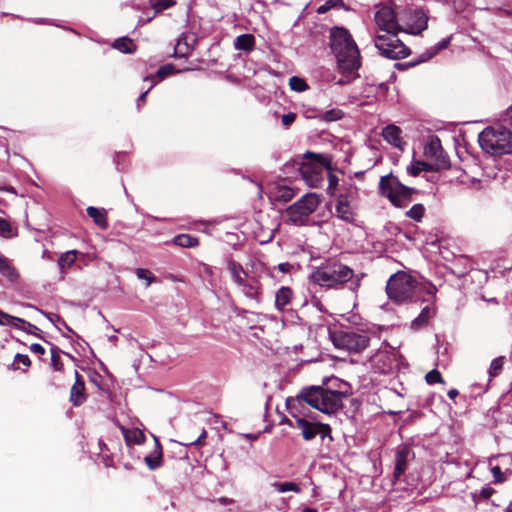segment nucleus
Masks as SVG:
<instances>
[{
  "label": "nucleus",
  "instance_id": "obj_1",
  "mask_svg": "<svg viewBox=\"0 0 512 512\" xmlns=\"http://www.w3.org/2000/svg\"><path fill=\"white\" fill-rule=\"evenodd\" d=\"M386 291L389 299L397 303L412 300L430 302L437 289L431 282L419 280L406 272H397L390 277Z\"/></svg>",
  "mask_w": 512,
  "mask_h": 512
},
{
  "label": "nucleus",
  "instance_id": "obj_2",
  "mask_svg": "<svg viewBox=\"0 0 512 512\" xmlns=\"http://www.w3.org/2000/svg\"><path fill=\"white\" fill-rule=\"evenodd\" d=\"M362 276L355 274L352 268L340 261L329 260L312 271L310 280L325 289H342L346 283H350L349 289L357 291Z\"/></svg>",
  "mask_w": 512,
  "mask_h": 512
},
{
  "label": "nucleus",
  "instance_id": "obj_3",
  "mask_svg": "<svg viewBox=\"0 0 512 512\" xmlns=\"http://www.w3.org/2000/svg\"><path fill=\"white\" fill-rule=\"evenodd\" d=\"M329 47L343 74H353L361 66L360 51L347 29L338 26L331 28Z\"/></svg>",
  "mask_w": 512,
  "mask_h": 512
},
{
  "label": "nucleus",
  "instance_id": "obj_4",
  "mask_svg": "<svg viewBox=\"0 0 512 512\" xmlns=\"http://www.w3.org/2000/svg\"><path fill=\"white\" fill-rule=\"evenodd\" d=\"M301 397L309 406L326 414L334 413L342 404V393L320 386L302 390Z\"/></svg>",
  "mask_w": 512,
  "mask_h": 512
},
{
  "label": "nucleus",
  "instance_id": "obj_5",
  "mask_svg": "<svg viewBox=\"0 0 512 512\" xmlns=\"http://www.w3.org/2000/svg\"><path fill=\"white\" fill-rule=\"evenodd\" d=\"M481 148L491 155L512 153V132L504 127H488L479 134Z\"/></svg>",
  "mask_w": 512,
  "mask_h": 512
},
{
  "label": "nucleus",
  "instance_id": "obj_6",
  "mask_svg": "<svg viewBox=\"0 0 512 512\" xmlns=\"http://www.w3.org/2000/svg\"><path fill=\"white\" fill-rule=\"evenodd\" d=\"M414 189L402 184L393 174L382 176L379 181V194L387 198L395 207H405Z\"/></svg>",
  "mask_w": 512,
  "mask_h": 512
},
{
  "label": "nucleus",
  "instance_id": "obj_7",
  "mask_svg": "<svg viewBox=\"0 0 512 512\" xmlns=\"http://www.w3.org/2000/svg\"><path fill=\"white\" fill-rule=\"evenodd\" d=\"M329 165V161L322 155L307 153L299 166V172L308 186L317 187Z\"/></svg>",
  "mask_w": 512,
  "mask_h": 512
},
{
  "label": "nucleus",
  "instance_id": "obj_8",
  "mask_svg": "<svg viewBox=\"0 0 512 512\" xmlns=\"http://www.w3.org/2000/svg\"><path fill=\"white\" fill-rule=\"evenodd\" d=\"M320 202V197L316 193H307L287 208L285 212L286 220L295 225H303L309 215L317 209Z\"/></svg>",
  "mask_w": 512,
  "mask_h": 512
},
{
  "label": "nucleus",
  "instance_id": "obj_9",
  "mask_svg": "<svg viewBox=\"0 0 512 512\" xmlns=\"http://www.w3.org/2000/svg\"><path fill=\"white\" fill-rule=\"evenodd\" d=\"M374 44L380 54L389 59H402L410 54L409 48L397 37V33H377Z\"/></svg>",
  "mask_w": 512,
  "mask_h": 512
},
{
  "label": "nucleus",
  "instance_id": "obj_10",
  "mask_svg": "<svg viewBox=\"0 0 512 512\" xmlns=\"http://www.w3.org/2000/svg\"><path fill=\"white\" fill-rule=\"evenodd\" d=\"M331 340L336 348L350 353H361L369 345L368 336L355 332H334L331 334Z\"/></svg>",
  "mask_w": 512,
  "mask_h": 512
},
{
  "label": "nucleus",
  "instance_id": "obj_11",
  "mask_svg": "<svg viewBox=\"0 0 512 512\" xmlns=\"http://www.w3.org/2000/svg\"><path fill=\"white\" fill-rule=\"evenodd\" d=\"M357 188L349 186L341 193L335 204V215L342 221L352 223L355 220Z\"/></svg>",
  "mask_w": 512,
  "mask_h": 512
},
{
  "label": "nucleus",
  "instance_id": "obj_12",
  "mask_svg": "<svg viewBox=\"0 0 512 512\" xmlns=\"http://www.w3.org/2000/svg\"><path fill=\"white\" fill-rule=\"evenodd\" d=\"M401 362L399 352L389 345L381 349L371 357L372 366L380 373L386 374L392 369L397 368Z\"/></svg>",
  "mask_w": 512,
  "mask_h": 512
},
{
  "label": "nucleus",
  "instance_id": "obj_13",
  "mask_svg": "<svg viewBox=\"0 0 512 512\" xmlns=\"http://www.w3.org/2000/svg\"><path fill=\"white\" fill-rule=\"evenodd\" d=\"M376 26L381 34L398 33L402 30L400 20L396 17L395 12L388 6L379 8L374 17Z\"/></svg>",
  "mask_w": 512,
  "mask_h": 512
},
{
  "label": "nucleus",
  "instance_id": "obj_14",
  "mask_svg": "<svg viewBox=\"0 0 512 512\" xmlns=\"http://www.w3.org/2000/svg\"><path fill=\"white\" fill-rule=\"evenodd\" d=\"M424 155L431 161L435 170L446 169L449 167V159L444 152L441 141L437 136H431L424 146Z\"/></svg>",
  "mask_w": 512,
  "mask_h": 512
},
{
  "label": "nucleus",
  "instance_id": "obj_15",
  "mask_svg": "<svg viewBox=\"0 0 512 512\" xmlns=\"http://www.w3.org/2000/svg\"><path fill=\"white\" fill-rule=\"evenodd\" d=\"M399 20L405 27H402V30L411 34H419L427 28L428 17L422 9H406Z\"/></svg>",
  "mask_w": 512,
  "mask_h": 512
},
{
  "label": "nucleus",
  "instance_id": "obj_16",
  "mask_svg": "<svg viewBox=\"0 0 512 512\" xmlns=\"http://www.w3.org/2000/svg\"><path fill=\"white\" fill-rule=\"evenodd\" d=\"M296 428L301 431L303 438L307 441L312 440L317 435H319L322 440L326 438L332 440L331 428L327 424L310 422L305 418H297Z\"/></svg>",
  "mask_w": 512,
  "mask_h": 512
},
{
  "label": "nucleus",
  "instance_id": "obj_17",
  "mask_svg": "<svg viewBox=\"0 0 512 512\" xmlns=\"http://www.w3.org/2000/svg\"><path fill=\"white\" fill-rule=\"evenodd\" d=\"M237 285L246 297L251 298L256 302L260 301L261 285L257 279L247 277Z\"/></svg>",
  "mask_w": 512,
  "mask_h": 512
},
{
  "label": "nucleus",
  "instance_id": "obj_18",
  "mask_svg": "<svg viewBox=\"0 0 512 512\" xmlns=\"http://www.w3.org/2000/svg\"><path fill=\"white\" fill-rule=\"evenodd\" d=\"M382 136L386 142H388L395 148L403 150L405 141L402 138V130L398 126L394 124L386 126L382 130Z\"/></svg>",
  "mask_w": 512,
  "mask_h": 512
},
{
  "label": "nucleus",
  "instance_id": "obj_19",
  "mask_svg": "<svg viewBox=\"0 0 512 512\" xmlns=\"http://www.w3.org/2000/svg\"><path fill=\"white\" fill-rule=\"evenodd\" d=\"M75 378V383L70 390V401L75 406H79L86 400L85 383L83 377L77 371H75Z\"/></svg>",
  "mask_w": 512,
  "mask_h": 512
},
{
  "label": "nucleus",
  "instance_id": "obj_20",
  "mask_svg": "<svg viewBox=\"0 0 512 512\" xmlns=\"http://www.w3.org/2000/svg\"><path fill=\"white\" fill-rule=\"evenodd\" d=\"M175 4L173 0H150V5L153 10H148L145 17L138 16V25H143L153 19V17L164 9L170 8Z\"/></svg>",
  "mask_w": 512,
  "mask_h": 512
},
{
  "label": "nucleus",
  "instance_id": "obj_21",
  "mask_svg": "<svg viewBox=\"0 0 512 512\" xmlns=\"http://www.w3.org/2000/svg\"><path fill=\"white\" fill-rule=\"evenodd\" d=\"M155 448L152 453L144 457V462L150 470H156L163 464L162 447L157 438L154 437Z\"/></svg>",
  "mask_w": 512,
  "mask_h": 512
},
{
  "label": "nucleus",
  "instance_id": "obj_22",
  "mask_svg": "<svg viewBox=\"0 0 512 512\" xmlns=\"http://www.w3.org/2000/svg\"><path fill=\"white\" fill-rule=\"evenodd\" d=\"M409 455V449L407 447H400L396 452L394 478L399 479L407 468V459Z\"/></svg>",
  "mask_w": 512,
  "mask_h": 512
},
{
  "label": "nucleus",
  "instance_id": "obj_23",
  "mask_svg": "<svg viewBox=\"0 0 512 512\" xmlns=\"http://www.w3.org/2000/svg\"><path fill=\"white\" fill-rule=\"evenodd\" d=\"M428 304L424 306L421 310V313L411 322V328L414 330L421 329L424 327L430 318L434 316L435 309L431 305L432 300L430 302H427Z\"/></svg>",
  "mask_w": 512,
  "mask_h": 512
},
{
  "label": "nucleus",
  "instance_id": "obj_24",
  "mask_svg": "<svg viewBox=\"0 0 512 512\" xmlns=\"http://www.w3.org/2000/svg\"><path fill=\"white\" fill-rule=\"evenodd\" d=\"M293 298V291L291 288L283 286L277 290L275 295V307L279 311L287 309Z\"/></svg>",
  "mask_w": 512,
  "mask_h": 512
},
{
  "label": "nucleus",
  "instance_id": "obj_25",
  "mask_svg": "<svg viewBox=\"0 0 512 512\" xmlns=\"http://www.w3.org/2000/svg\"><path fill=\"white\" fill-rule=\"evenodd\" d=\"M86 212L98 227L101 229H106L108 227L107 213L105 209L89 206L87 207Z\"/></svg>",
  "mask_w": 512,
  "mask_h": 512
},
{
  "label": "nucleus",
  "instance_id": "obj_26",
  "mask_svg": "<svg viewBox=\"0 0 512 512\" xmlns=\"http://www.w3.org/2000/svg\"><path fill=\"white\" fill-rule=\"evenodd\" d=\"M0 273L10 282H15L19 277L16 268L4 256H0Z\"/></svg>",
  "mask_w": 512,
  "mask_h": 512
},
{
  "label": "nucleus",
  "instance_id": "obj_27",
  "mask_svg": "<svg viewBox=\"0 0 512 512\" xmlns=\"http://www.w3.org/2000/svg\"><path fill=\"white\" fill-rule=\"evenodd\" d=\"M255 44V38L251 34L239 35L234 42L237 50L251 51Z\"/></svg>",
  "mask_w": 512,
  "mask_h": 512
},
{
  "label": "nucleus",
  "instance_id": "obj_28",
  "mask_svg": "<svg viewBox=\"0 0 512 512\" xmlns=\"http://www.w3.org/2000/svg\"><path fill=\"white\" fill-rule=\"evenodd\" d=\"M228 270L236 284H238L243 279L248 277V275H247L246 271L243 269V267L239 263H237L233 260H230L228 262Z\"/></svg>",
  "mask_w": 512,
  "mask_h": 512
},
{
  "label": "nucleus",
  "instance_id": "obj_29",
  "mask_svg": "<svg viewBox=\"0 0 512 512\" xmlns=\"http://www.w3.org/2000/svg\"><path fill=\"white\" fill-rule=\"evenodd\" d=\"M77 253L78 252L76 250H70L63 253L58 259L60 269L64 270L66 268H70L76 262Z\"/></svg>",
  "mask_w": 512,
  "mask_h": 512
},
{
  "label": "nucleus",
  "instance_id": "obj_30",
  "mask_svg": "<svg viewBox=\"0 0 512 512\" xmlns=\"http://www.w3.org/2000/svg\"><path fill=\"white\" fill-rule=\"evenodd\" d=\"M173 242L174 244L184 248L196 247L199 244L198 238L192 237L188 234L177 235L174 237Z\"/></svg>",
  "mask_w": 512,
  "mask_h": 512
},
{
  "label": "nucleus",
  "instance_id": "obj_31",
  "mask_svg": "<svg viewBox=\"0 0 512 512\" xmlns=\"http://www.w3.org/2000/svg\"><path fill=\"white\" fill-rule=\"evenodd\" d=\"M130 349L133 350L136 360L133 363V366L135 367L136 371L139 369V364L143 361H146L149 356L144 352V350L140 347L138 342L136 340L131 341L130 340Z\"/></svg>",
  "mask_w": 512,
  "mask_h": 512
},
{
  "label": "nucleus",
  "instance_id": "obj_32",
  "mask_svg": "<svg viewBox=\"0 0 512 512\" xmlns=\"http://www.w3.org/2000/svg\"><path fill=\"white\" fill-rule=\"evenodd\" d=\"M451 37H447L438 42L435 46L431 47L427 50L424 55L422 61L429 60L434 57L439 51L445 49L450 44Z\"/></svg>",
  "mask_w": 512,
  "mask_h": 512
},
{
  "label": "nucleus",
  "instance_id": "obj_33",
  "mask_svg": "<svg viewBox=\"0 0 512 512\" xmlns=\"http://www.w3.org/2000/svg\"><path fill=\"white\" fill-rule=\"evenodd\" d=\"M135 274L138 280L143 281L145 288L156 281L155 275L148 269L137 268Z\"/></svg>",
  "mask_w": 512,
  "mask_h": 512
},
{
  "label": "nucleus",
  "instance_id": "obj_34",
  "mask_svg": "<svg viewBox=\"0 0 512 512\" xmlns=\"http://www.w3.org/2000/svg\"><path fill=\"white\" fill-rule=\"evenodd\" d=\"M16 321L22 323L23 325L27 324L30 328H32V327L36 328V326L31 324L30 322H28L22 318L10 315V314L5 313L0 310V325H6V324L16 325V323H14Z\"/></svg>",
  "mask_w": 512,
  "mask_h": 512
},
{
  "label": "nucleus",
  "instance_id": "obj_35",
  "mask_svg": "<svg viewBox=\"0 0 512 512\" xmlns=\"http://www.w3.org/2000/svg\"><path fill=\"white\" fill-rule=\"evenodd\" d=\"M435 170L434 167L422 161L413 162L407 167V172L412 176H417L421 171Z\"/></svg>",
  "mask_w": 512,
  "mask_h": 512
},
{
  "label": "nucleus",
  "instance_id": "obj_36",
  "mask_svg": "<svg viewBox=\"0 0 512 512\" xmlns=\"http://www.w3.org/2000/svg\"><path fill=\"white\" fill-rule=\"evenodd\" d=\"M294 196V192L291 188L287 186H278L276 187V191L274 192V197L276 200L288 202Z\"/></svg>",
  "mask_w": 512,
  "mask_h": 512
},
{
  "label": "nucleus",
  "instance_id": "obj_37",
  "mask_svg": "<svg viewBox=\"0 0 512 512\" xmlns=\"http://www.w3.org/2000/svg\"><path fill=\"white\" fill-rule=\"evenodd\" d=\"M173 73H174V66L172 64H166L158 69L157 74L155 76L149 77L146 80L151 81V83H153V82L157 83V81H161L166 76L171 75Z\"/></svg>",
  "mask_w": 512,
  "mask_h": 512
},
{
  "label": "nucleus",
  "instance_id": "obj_38",
  "mask_svg": "<svg viewBox=\"0 0 512 512\" xmlns=\"http://www.w3.org/2000/svg\"><path fill=\"white\" fill-rule=\"evenodd\" d=\"M98 445L100 449L99 457L101 458L102 462L106 467L111 466L113 454H110V449L102 440H99Z\"/></svg>",
  "mask_w": 512,
  "mask_h": 512
},
{
  "label": "nucleus",
  "instance_id": "obj_39",
  "mask_svg": "<svg viewBox=\"0 0 512 512\" xmlns=\"http://www.w3.org/2000/svg\"><path fill=\"white\" fill-rule=\"evenodd\" d=\"M293 269H294L293 264H291L289 262H283V263L278 264L277 266L267 268V274L271 278H276V275H275L276 270H278L279 272H281L283 274H289L292 272Z\"/></svg>",
  "mask_w": 512,
  "mask_h": 512
},
{
  "label": "nucleus",
  "instance_id": "obj_40",
  "mask_svg": "<svg viewBox=\"0 0 512 512\" xmlns=\"http://www.w3.org/2000/svg\"><path fill=\"white\" fill-rule=\"evenodd\" d=\"M272 485L280 493L288 491L299 493L301 491L300 487L294 482H274Z\"/></svg>",
  "mask_w": 512,
  "mask_h": 512
},
{
  "label": "nucleus",
  "instance_id": "obj_41",
  "mask_svg": "<svg viewBox=\"0 0 512 512\" xmlns=\"http://www.w3.org/2000/svg\"><path fill=\"white\" fill-rule=\"evenodd\" d=\"M425 213V207L422 204H414L407 212L406 216L419 222Z\"/></svg>",
  "mask_w": 512,
  "mask_h": 512
},
{
  "label": "nucleus",
  "instance_id": "obj_42",
  "mask_svg": "<svg viewBox=\"0 0 512 512\" xmlns=\"http://www.w3.org/2000/svg\"><path fill=\"white\" fill-rule=\"evenodd\" d=\"M51 365L55 371H62L64 369V365L60 357V350L56 346H52L51 348Z\"/></svg>",
  "mask_w": 512,
  "mask_h": 512
},
{
  "label": "nucleus",
  "instance_id": "obj_43",
  "mask_svg": "<svg viewBox=\"0 0 512 512\" xmlns=\"http://www.w3.org/2000/svg\"><path fill=\"white\" fill-rule=\"evenodd\" d=\"M289 86L293 91L303 92L308 89L307 83L300 77L293 76L289 79Z\"/></svg>",
  "mask_w": 512,
  "mask_h": 512
},
{
  "label": "nucleus",
  "instance_id": "obj_44",
  "mask_svg": "<svg viewBox=\"0 0 512 512\" xmlns=\"http://www.w3.org/2000/svg\"><path fill=\"white\" fill-rule=\"evenodd\" d=\"M504 363V357H498L492 360L489 368V374L491 377L497 376L502 370Z\"/></svg>",
  "mask_w": 512,
  "mask_h": 512
},
{
  "label": "nucleus",
  "instance_id": "obj_45",
  "mask_svg": "<svg viewBox=\"0 0 512 512\" xmlns=\"http://www.w3.org/2000/svg\"><path fill=\"white\" fill-rule=\"evenodd\" d=\"M132 423L130 422V426ZM145 441V435L139 428L130 427V443L141 444Z\"/></svg>",
  "mask_w": 512,
  "mask_h": 512
},
{
  "label": "nucleus",
  "instance_id": "obj_46",
  "mask_svg": "<svg viewBox=\"0 0 512 512\" xmlns=\"http://www.w3.org/2000/svg\"><path fill=\"white\" fill-rule=\"evenodd\" d=\"M189 47L185 41L179 39L174 48V55L177 57H185L188 54Z\"/></svg>",
  "mask_w": 512,
  "mask_h": 512
},
{
  "label": "nucleus",
  "instance_id": "obj_47",
  "mask_svg": "<svg viewBox=\"0 0 512 512\" xmlns=\"http://www.w3.org/2000/svg\"><path fill=\"white\" fill-rule=\"evenodd\" d=\"M343 112L340 109H331L323 113L322 118L325 121H336L343 117Z\"/></svg>",
  "mask_w": 512,
  "mask_h": 512
},
{
  "label": "nucleus",
  "instance_id": "obj_48",
  "mask_svg": "<svg viewBox=\"0 0 512 512\" xmlns=\"http://www.w3.org/2000/svg\"><path fill=\"white\" fill-rule=\"evenodd\" d=\"M112 48L117 49L123 53H128V36H123L116 39L112 43Z\"/></svg>",
  "mask_w": 512,
  "mask_h": 512
},
{
  "label": "nucleus",
  "instance_id": "obj_49",
  "mask_svg": "<svg viewBox=\"0 0 512 512\" xmlns=\"http://www.w3.org/2000/svg\"><path fill=\"white\" fill-rule=\"evenodd\" d=\"M425 379L428 384L444 383V380L440 372L436 369H433L430 372H428L425 376Z\"/></svg>",
  "mask_w": 512,
  "mask_h": 512
},
{
  "label": "nucleus",
  "instance_id": "obj_50",
  "mask_svg": "<svg viewBox=\"0 0 512 512\" xmlns=\"http://www.w3.org/2000/svg\"><path fill=\"white\" fill-rule=\"evenodd\" d=\"M0 236L9 238L12 236V226L10 222L0 217Z\"/></svg>",
  "mask_w": 512,
  "mask_h": 512
},
{
  "label": "nucleus",
  "instance_id": "obj_51",
  "mask_svg": "<svg viewBox=\"0 0 512 512\" xmlns=\"http://www.w3.org/2000/svg\"><path fill=\"white\" fill-rule=\"evenodd\" d=\"M491 473L496 483H501L505 480V475L499 466H493L491 468Z\"/></svg>",
  "mask_w": 512,
  "mask_h": 512
},
{
  "label": "nucleus",
  "instance_id": "obj_52",
  "mask_svg": "<svg viewBox=\"0 0 512 512\" xmlns=\"http://www.w3.org/2000/svg\"><path fill=\"white\" fill-rule=\"evenodd\" d=\"M19 364L21 363L22 365H24L25 367H30L31 366V360L30 358L28 357V355L26 354H20V353H17L14 357V364Z\"/></svg>",
  "mask_w": 512,
  "mask_h": 512
},
{
  "label": "nucleus",
  "instance_id": "obj_53",
  "mask_svg": "<svg viewBox=\"0 0 512 512\" xmlns=\"http://www.w3.org/2000/svg\"><path fill=\"white\" fill-rule=\"evenodd\" d=\"M296 119V114L295 113H287V114H284L282 115L281 117V121H282V124L288 128Z\"/></svg>",
  "mask_w": 512,
  "mask_h": 512
},
{
  "label": "nucleus",
  "instance_id": "obj_54",
  "mask_svg": "<svg viewBox=\"0 0 512 512\" xmlns=\"http://www.w3.org/2000/svg\"><path fill=\"white\" fill-rule=\"evenodd\" d=\"M29 348H30V351L35 354H39V355L45 354V348L41 344L33 343L30 345Z\"/></svg>",
  "mask_w": 512,
  "mask_h": 512
},
{
  "label": "nucleus",
  "instance_id": "obj_55",
  "mask_svg": "<svg viewBox=\"0 0 512 512\" xmlns=\"http://www.w3.org/2000/svg\"><path fill=\"white\" fill-rule=\"evenodd\" d=\"M114 422L120 428V430L123 434V439L125 441V444L128 446V428L124 425H121L117 419H115Z\"/></svg>",
  "mask_w": 512,
  "mask_h": 512
},
{
  "label": "nucleus",
  "instance_id": "obj_56",
  "mask_svg": "<svg viewBox=\"0 0 512 512\" xmlns=\"http://www.w3.org/2000/svg\"><path fill=\"white\" fill-rule=\"evenodd\" d=\"M155 84V82L151 83L150 87L148 88V90H146L145 92H143L140 97L138 98L137 100V107L139 108L141 104H143L145 102V97L147 95V93L149 92V90L153 87V85Z\"/></svg>",
  "mask_w": 512,
  "mask_h": 512
},
{
  "label": "nucleus",
  "instance_id": "obj_57",
  "mask_svg": "<svg viewBox=\"0 0 512 512\" xmlns=\"http://www.w3.org/2000/svg\"><path fill=\"white\" fill-rule=\"evenodd\" d=\"M505 121L512 126V105L507 109L505 113Z\"/></svg>",
  "mask_w": 512,
  "mask_h": 512
},
{
  "label": "nucleus",
  "instance_id": "obj_58",
  "mask_svg": "<svg viewBox=\"0 0 512 512\" xmlns=\"http://www.w3.org/2000/svg\"><path fill=\"white\" fill-rule=\"evenodd\" d=\"M218 502L221 503L222 505H229V504L233 503V499L227 498V497H221L218 499Z\"/></svg>",
  "mask_w": 512,
  "mask_h": 512
},
{
  "label": "nucleus",
  "instance_id": "obj_59",
  "mask_svg": "<svg viewBox=\"0 0 512 512\" xmlns=\"http://www.w3.org/2000/svg\"><path fill=\"white\" fill-rule=\"evenodd\" d=\"M25 327H22V330L27 332V333H31L33 335H37L36 332L34 330H39L38 327L36 326V328H30L27 324L24 325Z\"/></svg>",
  "mask_w": 512,
  "mask_h": 512
},
{
  "label": "nucleus",
  "instance_id": "obj_60",
  "mask_svg": "<svg viewBox=\"0 0 512 512\" xmlns=\"http://www.w3.org/2000/svg\"><path fill=\"white\" fill-rule=\"evenodd\" d=\"M459 394L458 390L457 389H450L447 393L448 397L450 399H455L456 396Z\"/></svg>",
  "mask_w": 512,
  "mask_h": 512
},
{
  "label": "nucleus",
  "instance_id": "obj_61",
  "mask_svg": "<svg viewBox=\"0 0 512 512\" xmlns=\"http://www.w3.org/2000/svg\"><path fill=\"white\" fill-rule=\"evenodd\" d=\"M206 437V431L203 430L201 435L194 441L191 442V444H200L202 439H204Z\"/></svg>",
  "mask_w": 512,
  "mask_h": 512
},
{
  "label": "nucleus",
  "instance_id": "obj_62",
  "mask_svg": "<svg viewBox=\"0 0 512 512\" xmlns=\"http://www.w3.org/2000/svg\"><path fill=\"white\" fill-rule=\"evenodd\" d=\"M134 50H135V46H134L132 40L130 39V49H129L130 54H132L134 52Z\"/></svg>",
  "mask_w": 512,
  "mask_h": 512
},
{
  "label": "nucleus",
  "instance_id": "obj_63",
  "mask_svg": "<svg viewBox=\"0 0 512 512\" xmlns=\"http://www.w3.org/2000/svg\"><path fill=\"white\" fill-rule=\"evenodd\" d=\"M15 323H16V325H13V326L22 330V327H24L23 324L20 322H17V321Z\"/></svg>",
  "mask_w": 512,
  "mask_h": 512
},
{
  "label": "nucleus",
  "instance_id": "obj_64",
  "mask_svg": "<svg viewBox=\"0 0 512 512\" xmlns=\"http://www.w3.org/2000/svg\"><path fill=\"white\" fill-rule=\"evenodd\" d=\"M303 512H317V510L312 509V508H305V509L303 510Z\"/></svg>",
  "mask_w": 512,
  "mask_h": 512
}]
</instances>
